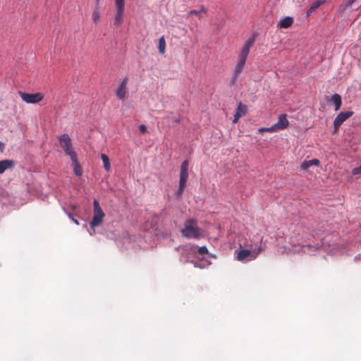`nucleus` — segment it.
Listing matches in <instances>:
<instances>
[{"mask_svg": "<svg viewBox=\"0 0 361 361\" xmlns=\"http://www.w3.org/2000/svg\"><path fill=\"white\" fill-rule=\"evenodd\" d=\"M259 132H269V133H272V132H275V131H277L274 125H273L272 126L269 127V128H261L259 129Z\"/></svg>", "mask_w": 361, "mask_h": 361, "instance_id": "23", "label": "nucleus"}, {"mask_svg": "<svg viewBox=\"0 0 361 361\" xmlns=\"http://www.w3.org/2000/svg\"><path fill=\"white\" fill-rule=\"evenodd\" d=\"M199 11H200V13H202V12L206 13L207 12V9L205 8V7L203 5H201L200 6V9L199 10Z\"/></svg>", "mask_w": 361, "mask_h": 361, "instance_id": "29", "label": "nucleus"}, {"mask_svg": "<svg viewBox=\"0 0 361 361\" xmlns=\"http://www.w3.org/2000/svg\"><path fill=\"white\" fill-rule=\"evenodd\" d=\"M72 220L75 224L79 225V222L77 219L72 218Z\"/></svg>", "mask_w": 361, "mask_h": 361, "instance_id": "31", "label": "nucleus"}, {"mask_svg": "<svg viewBox=\"0 0 361 361\" xmlns=\"http://www.w3.org/2000/svg\"><path fill=\"white\" fill-rule=\"evenodd\" d=\"M188 161H184L181 164L180 171V179H179V188L178 190L176 192V196L178 197H180L182 193L183 192L185 183L187 182L188 176Z\"/></svg>", "mask_w": 361, "mask_h": 361, "instance_id": "3", "label": "nucleus"}, {"mask_svg": "<svg viewBox=\"0 0 361 361\" xmlns=\"http://www.w3.org/2000/svg\"><path fill=\"white\" fill-rule=\"evenodd\" d=\"M71 161H72V165L73 167V171H74L75 174L78 176H81L82 174V169L80 164H79V162L78 161V157L76 156V157L71 158Z\"/></svg>", "mask_w": 361, "mask_h": 361, "instance_id": "15", "label": "nucleus"}, {"mask_svg": "<svg viewBox=\"0 0 361 361\" xmlns=\"http://www.w3.org/2000/svg\"><path fill=\"white\" fill-rule=\"evenodd\" d=\"M293 23V18L290 16H286L281 18L279 22L277 27L280 28H288Z\"/></svg>", "mask_w": 361, "mask_h": 361, "instance_id": "12", "label": "nucleus"}, {"mask_svg": "<svg viewBox=\"0 0 361 361\" xmlns=\"http://www.w3.org/2000/svg\"><path fill=\"white\" fill-rule=\"evenodd\" d=\"M101 158L104 164V168L106 171H109L111 169V164L108 156L105 154H102Z\"/></svg>", "mask_w": 361, "mask_h": 361, "instance_id": "21", "label": "nucleus"}, {"mask_svg": "<svg viewBox=\"0 0 361 361\" xmlns=\"http://www.w3.org/2000/svg\"><path fill=\"white\" fill-rule=\"evenodd\" d=\"M320 164V161L317 159H313L312 160H305L302 164H301V169L302 170H307L312 166H318Z\"/></svg>", "mask_w": 361, "mask_h": 361, "instance_id": "16", "label": "nucleus"}, {"mask_svg": "<svg viewBox=\"0 0 361 361\" xmlns=\"http://www.w3.org/2000/svg\"><path fill=\"white\" fill-rule=\"evenodd\" d=\"M99 2V0H96V4H97L96 8H98Z\"/></svg>", "mask_w": 361, "mask_h": 361, "instance_id": "33", "label": "nucleus"}, {"mask_svg": "<svg viewBox=\"0 0 361 361\" xmlns=\"http://www.w3.org/2000/svg\"><path fill=\"white\" fill-rule=\"evenodd\" d=\"M255 38L253 37H249L244 43V45L241 49V51L238 56V59L246 61L250 52V49L253 46Z\"/></svg>", "mask_w": 361, "mask_h": 361, "instance_id": "10", "label": "nucleus"}, {"mask_svg": "<svg viewBox=\"0 0 361 361\" xmlns=\"http://www.w3.org/2000/svg\"><path fill=\"white\" fill-rule=\"evenodd\" d=\"M245 62L246 61L245 60L238 59V63L233 69V76L235 79H236L237 77L241 73L245 66Z\"/></svg>", "mask_w": 361, "mask_h": 361, "instance_id": "14", "label": "nucleus"}, {"mask_svg": "<svg viewBox=\"0 0 361 361\" xmlns=\"http://www.w3.org/2000/svg\"><path fill=\"white\" fill-rule=\"evenodd\" d=\"M247 112V106L242 103H240L238 106L237 107L236 112L238 116H243L246 114Z\"/></svg>", "mask_w": 361, "mask_h": 361, "instance_id": "22", "label": "nucleus"}, {"mask_svg": "<svg viewBox=\"0 0 361 361\" xmlns=\"http://www.w3.org/2000/svg\"><path fill=\"white\" fill-rule=\"evenodd\" d=\"M181 233L188 238L200 239L204 237L202 229L198 226L197 221L194 219L185 221Z\"/></svg>", "mask_w": 361, "mask_h": 361, "instance_id": "1", "label": "nucleus"}, {"mask_svg": "<svg viewBox=\"0 0 361 361\" xmlns=\"http://www.w3.org/2000/svg\"><path fill=\"white\" fill-rule=\"evenodd\" d=\"M128 79L127 78L119 80L118 86L115 89L116 96L121 100H124L128 92Z\"/></svg>", "mask_w": 361, "mask_h": 361, "instance_id": "6", "label": "nucleus"}, {"mask_svg": "<svg viewBox=\"0 0 361 361\" xmlns=\"http://www.w3.org/2000/svg\"><path fill=\"white\" fill-rule=\"evenodd\" d=\"M115 6L114 23L117 25H120L123 22L125 0H115Z\"/></svg>", "mask_w": 361, "mask_h": 361, "instance_id": "5", "label": "nucleus"}, {"mask_svg": "<svg viewBox=\"0 0 361 361\" xmlns=\"http://www.w3.org/2000/svg\"><path fill=\"white\" fill-rule=\"evenodd\" d=\"M68 216L72 219L73 218L71 214H68Z\"/></svg>", "mask_w": 361, "mask_h": 361, "instance_id": "34", "label": "nucleus"}, {"mask_svg": "<svg viewBox=\"0 0 361 361\" xmlns=\"http://www.w3.org/2000/svg\"><path fill=\"white\" fill-rule=\"evenodd\" d=\"M159 52L161 54H164L166 49V41L164 36H161L159 39V45H158Z\"/></svg>", "mask_w": 361, "mask_h": 361, "instance_id": "20", "label": "nucleus"}, {"mask_svg": "<svg viewBox=\"0 0 361 361\" xmlns=\"http://www.w3.org/2000/svg\"><path fill=\"white\" fill-rule=\"evenodd\" d=\"M173 122H175V123H179V122H180V119H179L178 118H175L173 119Z\"/></svg>", "mask_w": 361, "mask_h": 361, "instance_id": "32", "label": "nucleus"}, {"mask_svg": "<svg viewBox=\"0 0 361 361\" xmlns=\"http://www.w3.org/2000/svg\"><path fill=\"white\" fill-rule=\"evenodd\" d=\"M197 252L201 255H204L208 253V250L206 246L198 247Z\"/></svg>", "mask_w": 361, "mask_h": 361, "instance_id": "25", "label": "nucleus"}, {"mask_svg": "<svg viewBox=\"0 0 361 361\" xmlns=\"http://www.w3.org/2000/svg\"><path fill=\"white\" fill-rule=\"evenodd\" d=\"M60 145L63 149L65 153L70 156L71 159L76 157L77 154L72 147V142L68 134H63L59 138Z\"/></svg>", "mask_w": 361, "mask_h": 361, "instance_id": "4", "label": "nucleus"}, {"mask_svg": "<svg viewBox=\"0 0 361 361\" xmlns=\"http://www.w3.org/2000/svg\"><path fill=\"white\" fill-rule=\"evenodd\" d=\"M357 0H343L342 4L339 6V10L344 11L348 8L352 7L355 4Z\"/></svg>", "mask_w": 361, "mask_h": 361, "instance_id": "18", "label": "nucleus"}, {"mask_svg": "<svg viewBox=\"0 0 361 361\" xmlns=\"http://www.w3.org/2000/svg\"><path fill=\"white\" fill-rule=\"evenodd\" d=\"M4 148V144L1 142H0V152H3Z\"/></svg>", "mask_w": 361, "mask_h": 361, "instance_id": "30", "label": "nucleus"}, {"mask_svg": "<svg viewBox=\"0 0 361 361\" xmlns=\"http://www.w3.org/2000/svg\"><path fill=\"white\" fill-rule=\"evenodd\" d=\"M331 101L335 105V111H338L342 105L341 97L338 94H334L331 97Z\"/></svg>", "mask_w": 361, "mask_h": 361, "instance_id": "19", "label": "nucleus"}, {"mask_svg": "<svg viewBox=\"0 0 361 361\" xmlns=\"http://www.w3.org/2000/svg\"><path fill=\"white\" fill-rule=\"evenodd\" d=\"M21 99L28 104H35L41 102L43 99V95L38 92L35 94H29L26 92H20Z\"/></svg>", "mask_w": 361, "mask_h": 361, "instance_id": "8", "label": "nucleus"}, {"mask_svg": "<svg viewBox=\"0 0 361 361\" xmlns=\"http://www.w3.org/2000/svg\"><path fill=\"white\" fill-rule=\"evenodd\" d=\"M139 129H140V133L142 134L145 133L147 131V127L144 124L140 125L139 126Z\"/></svg>", "mask_w": 361, "mask_h": 361, "instance_id": "26", "label": "nucleus"}, {"mask_svg": "<svg viewBox=\"0 0 361 361\" xmlns=\"http://www.w3.org/2000/svg\"><path fill=\"white\" fill-rule=\"evenodd\" d=\"M97 8H96L92 13V19L94 23H97V21L99 20V19L100 18V15L97 11Z\"/></svg>", "mask_w": 361, "mask_h": 361, "instance_id": "24", "label": "nucleus"}, {"mask_svg": "<svg viewBox=\"0 0 361 361\" xmlns=\"http://www.w3.org/2000/svg\"><path fill=\"white\" fill-rule=\"evenodd\" d=\"M200 11H196V10H191L188 13V16L196 15V16H200Z\"/></svg>", "mask_w": 361, "mask_h": 361, "instance_id": "27", "label": "nucleus"}, {"mask_svg": "<svg viewBox=\"0 0 361 361\" xmlns=\"http://www.w3.org/2000/svg\"><path fill=\"white\" fill-rule=\"evenodd\" d=\"M93 216L90 222L92 228L101 225L105 216L104 212L99 206V203L97 200H94L93 201Z\"/></svg>", "mask_w": 361, "mask_h": 361, "instance_id": "2", "label": "nucleus"}, {"mask_svg": "<svg viewBox=\"0 0 361 361\" xmlns=\"http://www.w3.org/2000/svg\"><path fill=\"white\" fill-rule=\"evenodd\" d=\"M262 250L259 247L258 249V252H250L248 250H241L238 252L237 259L238 261H248L251 259H254L257 257L258 253Z\"/></svg>", "mask_w": 361, "mask_h": 361, "instance_id": "9", "label": "nucleus"}, {"mask_svg": "<svg viewBox=\"0 0 361 361\" xmlns=\"http://www.w3.org/2000/svg\"><path fill=\"white\" fill-rule=\"evenodd\" d=\"M240 118H241V116H238V114L235 113V115H234V118H233V123H237Z\"/></svg>", "mask_w": 361, "mask_h": 361, "instance_id": "28", "label": "nucleus"}, {"mask_svg": "<svg viewBox=\"0 0 361 361\" xmlns=\"http://www.w3.org/2000/svg\"><path fill=\"white\" fill-rule=\"evenodd\" d=\"M353 115L351 111L340 112L334 121V132H336L342 123Z\"/></svg>", "mask_w": 361, "mask_h": 361, "instance_id": "7", "label": "nucleus"}, {"mask_svg": "<svg viewBox=\"0 0 361 361\" xmlns=\"http://www.w3.org/2000/svg\"><path fill=\"white\" fill-rule=\"evenodd\" d=\"M15 162L13 160L4 159L0 161V174L3 173L6 170L13 168Z\"/></svg>", "mask_w": 361, "mask_h": 361, "instance_id": "13", "label": "nucleus"}, {"mask_svg": "<svg viewBox=\"0 0 361 361\" xmlns=\"http://www.w3.org/2000/svg\"><path fill=\"white\" fill-rule=\"evenodd\" d=\"M325 3L324 0H317L314 1L309 9L307 11V16H310L313 12H314L320 6Z\"/></svg>", "mask_w": 361, "mask_h": 361, "instance_id": "17", "label": "nucleus"}, {"mask_svg": "<svg viewBox=\"0 0 361 361\" xmlns=\"http://www.w3.org/2000/svg\"><path fill=\"white\" fill-rule=\"evenodd\" d=\"M289 125V122L287 119L286 114H281L279 117L278 122L274 124L276 130H283L286 128Z\"/></svg>", "mask_w": 361, "mask_h": 361, "instance_id": "11", "label": "nucleus"}]
</instances>
